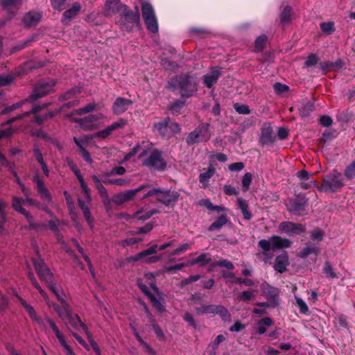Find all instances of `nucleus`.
Returning <instances> with one entry per match:
<instances>
[{
	"instance_id": "obj_1",
	"label": "nucleus",
	"mask_w": 355,
	"mask_h": 355,
	"mask_svg": "<svg viewBox=\"0 0 355 355\" xmlns=\"http://www.w3.org/2000/svg\"><path fill=\"white\" fill-rule=\"evenodd\" d=\"M313 184L319 191L327 193L338 192L345 186L343 175L336 170L324 176L320 186H318L315 182H313Z\"/></svg>"
},
{
	"instance_id": "obj_2",
	"label": "nucleus",
	"mask_w": 355,
	"mask_h": 355,
	"mask_svg": "<svg viewBox=\"0 0 355 355\" xmlns=\"http://www.w3.org/2000/svg\"><path fill=\"white\" fill-rule=\"evenodd\" d=\"M73 170L77 176V178L80 182V187L82 188V190L84 193L85 196V200L80 198L78 199L79 207H80L84 218L86 220V221L88 223L89 225L90 226V228H93V218L89 211V205L91 203L92 198L90 196V190L88 188L87 185L84 181V179L83 176L80 175V172L77 168H73Z\"/></svg>"
},
{
	"instance_id": "obj_3",
	"label": "nucleus",
	"mask_w": 355,
	"mask_h": 355,
	"mask_svg": "<svg viewBox=\"0 0 355 355\" xmlns=\"http://www.w3.org/2000/svg\"><path fill=\"white\" fill-rule=\"evenodd\" d=\"M53 87V83H41L37 85L35 87L33 94L30 97V98H27L23 101H21L18 103L13 104L11 106L7 107L3 112V114L8 113L9 112H12L15 110L21 108L23 105L28 103L31 100H34L37 98H42L47 95L50 93Z\"/></svg>"
},
{
	"instance_id": "obj_4",
	"label": "nucleus",
	"mask_w": 355,
	"mask_h": 355,
	"mask_svg": "<svg viewBox=\"0 0 355 355\" xmlns=\"http://www.w3.org/2000/svg\"><path fill=\"white\" fill-rule=\"evenodd\" d=\"M139 157L142 159L143 164L155 169H164L165 163L164 162L160 153L151 147H146L139 154Z\"/></svg>"
},
{
	"instance_id": "obj_5",
	"label": "nucleus",
	"mask_w": 355,
	"mask_h": 355,
	"mask_svg": "<svg viewBox=\"0 0 355 355\" xmlns=\"http://www.w3.org/2000/svg\"><path fill=\"white\" fill-rule=\"evenodd\" d=\"M211 138L209 124L207 123H200L192 132H191L186 139L187 144L193 145L194 144L206 142Z\"/></svg>"
},
{
	"instance_id": "obj_6",
	"label": "nucleus",
	"mask_w": 355,
	"mask_h": 355,
	"mask_svg": "<svg viewBox=\"0 0 355 355\" xmlns=\"http://www.w3.org/2000/svg\"><path fill=\"white\" fill-rule=\"evenodd\" d=\"M141 13L147 28L153 33H156L158 30L157 18L155 10L148 1L141 2Z\"/></svg>"
},
{
	"instance_id": "obj_7",
	"label": "nucleus",
	"mask_w": 355,
	"mask_h": 355,
	"mask_svg": "<svg viewBox=\"0 0 355 355\" xmlns=\"http://www.w3.org/2000/svg\"><path fill=\"white\" fill-rule=\"evenodd\" d=\"M150 196H155L158 201L166 205H169L178 200L179 194L176 191H162L153 189L148 191L144 195V198H146Z\"/></svg>"
},
{
	"instance_id": "obj_8",
	"label": "nucleus",
	"mask_w": 355,
	"mask_h": 355,
	"mask_svg": "<svg viewBox=\"0 0 355 355\" xmlns=\"http://www.w3.org/2000/svg\"><path fill=\"white\" fill-rule=\"evenodd\" d=\"M154 127L160 135L166 137H171L180 132V125L168 118L156 122Z\"/></svg>"
},
{
	"instance_id": "obj_9",
	"label": "nucleus",
	"mask_w": 355,
	"mask_h": 355,
	"mask_svg": "<svg viewBox=\"0 0 355 355\" xmlns=\"http://www.w3.org/2000/svg\"><path fill=\"white\" fill-rule=\"evenodd\" d=\"M105 118V116L103 113H97L77 119L76 121L80 125L83 130L88 131L98 128L100 124L98 122Z\"/></svg>"
},
{
	"instance_id": "obj_10",
	"label": "nucleus",
	"mask_w": 355,
	"mask_h": 355,
	"mask_svg": "<svg viewBox=\"0 0 355 355\" xmlns=\"http://www.w3.org/2000/svg\"><path fill=\"white\" fill-rule=\"evenodd\" d=\"M148 187H149V184H144L135 189L126 190L123 192H120L114 195L112 200L114 204L121 205L132 200L139 191Z\"/></svg>"
},
{
	"instance_id": "obj_11",
	"label": "nucleus",
	"mask_w": 355,
	"mask_h": 355,
	"mask_svg": "<svg viewBox=\"0 0 355 355\" xmlns=\"http://www.w3.org/2000/svg\"><path fill=\"white\" fill-rule=\"evenodd\" d=\"M157 245H153L150 248L142 251L134 257H132L130 259L135 261H141L146 263H156L160 261L162 257L160 256L150 255L157 253Z\"/></svg>"
},
{
	"instance_id": "obj_12",
	"label": "nucleus",
	"mask_w": 355,
	"mask_h": 355,
	"mask_svg": "<svg viewBox=\"0 0 355 355\" xmlns=\"http://www.w3.org/2000/svg\"><path fill=\"white\" fill-rule=\"evenodd\" d=\"M33 265L41 281L46 284L53 279V274L40 258L35 259Z\"/></svg>"
},
{
	"instance_id": "obj_13",
	"label": "nucleus",
	"mask_w": 355,
	"mask_h": 355,
	"mask_svg": "<svg viewBox=\"0 0 355 355\" xmlns=\"http://www.w3.org/2000/svg\"><path fill=\"white\" fill-rule=\"evenodd\" d=\"M279 230L288 235L294 236L304 232L305 227L302 224L286 221L279 225Z\"/></svg>"
},
{
	"instance_id": "obj_14",
	"label": "nucleus",
	"mask_w": 355,
	"mask_h": 355,
	"mask_svg": "<svg viewBox=\"0 0 355 355\" xmlns=\"http://www.w3.org/2000/svg\"><path fill=\"white\" fill-rule=\"evenodd\" d=\"M126 6L121 3L120 0H107L105 3L104 11L106 15L117 13L122 15L126 12Z\"/></svg>"
},
{
	"instance_id": "obj_15",
	"label": "nucleus",
	"mask_w": 355,
	"mask_h": 355,
	"mask_svg": "<svg viewBox=\"0 0 355 355\" xmlns=\"http://www.w3.org/2000/svg\"><path fill=\"white\" fill-rule=\"evenodd\" d=\"M22 206H25L24 205L23 199H21L16 196L13 197L12 201V207H13V209L15 211L21 213L26 217L28 222L29 223L30 227L33 228L37 227V225L34 223L33 216L29 214L28 211L25 210V209H24Z\"/></svg>"
},
{
	"instance_id": "obj_16",
	"label": "nucleus",
	"mask_w": 355,
	"mask_h": 355,
	"mask_svg": "<svg viewBox=\"0 0 355 355\" xmlns=\"http://www.w3.org/2000/svg\"><path fill=\"white\" fill-rule=\"evenodd\" d=\"M196 90V83L193 78L186 77L180 83V92L182 96H191Z\"/></svg>"
},
{
	"instance_id": "obj_17",
	"label": "nucleus",
	"mask_w": 355,
	"mask_h": 355,
	"mask_svg": "<svg viewBox=\"0 0 355 355\" xmlns=\"http://www.w3.org/2000/svg\"><path fill=\"white\" fill-rule=\"evenodd\" d=\"M132 105V101L130 99L118 97L116 98L112 105L113 113L116 115H120L125 112Z\"/></svg>"
},
{
	"instance_id": "obj_18",
	"label": "nucleus",
	"mask_w": 355,
	"mask_h": 355,
	"mask_svg": "<svg viewBox=\"0 0 355 355\" xmlns=\"http://www.w3.org/2000/svg\"><path fill=\"white\" fill-rule=\"evenodd\" d=\"M121 24L125 27V28H131L135 26H137L139 24L140 17L138 13L130 14L126 10L125 13H123Z\"/></svg>"
},
{
	"instance_id": "obj_19",
	"label": "nucleus",
	"mask_w": 355,
	"mask_h": 355,
	"mask_svg": "<svg viewBox=\"0 0 355 355\" xmlns=\"http://www.w3.org/2000/svg\"><path fill=\"white\" fill-rule=\"evenodd\" d=\"M64 322L70 324L73 329L76 330L82 328L85 331L87 338H90V333L87 329V327L82 322L78 315H73L71 312L70 313V316L67 317L65 320H64Z\"/></svg>"
},
{
	"instance_id": "obj_20",
	"label": "nucleus",
	"mask_w": 355,
	"mask_h": 355,
	"mask_svg": "<svg viewBox=\"0 0 355 355\" xmlns=\"http://www.w3.org/2000/svg\"><path fill=\"white\" fill-rule=\"evenodd\" d=\"M28 277L30 279V280L31 281V282L33 283V284L34 285V286L35 287V288L40 292V293L41 294V295L44 297V299L46 301V304L49 306V307H53L54 309V310L55 311V312L58 313V312L59 311V310L61 309L60 306H59L58 304H55V303H51L50 301H49V299L46 295V293L44 292V291L40 286V285L38 284V283L37 282V280L35 279V277H34L33 274V273H29L28 274Z\"/></svg>"
},
{
	"instance_id": "obj_21",
	"label": "nucleus",
	"mask_w": 355,
	"mask_h": 355,
	"mask_svg": "<svg viewBox=\"0 0 355 355\" xmlns=\"http://www.w3.org/2000/svg\"><path fill=\"white\" fill-rule=\"evenodd\" d=\"M28 277L30 279V280L31 281V282L33 283V284L34 285V286L35 287V288L40 292V293L41 294V295L44 297V299L46 301V304L49 306V307H53L54 309V310L55 311V312L58 313V312L59 311V310L61 309L60 306H59L58 304H55V303H51L50 301H49V299L46 295V293L44 292V291L40 286V285L38 284V283L37 282V280L35 279V277H34L33 274V273H29L28 274Z\"/></svg>"
},
{
	"instance_id": "obj_22",
	"label": "nucleus",
	"mask_w": 355,
	"mask_h": 355,
	"mask_svg": "<svg viewBox=\"0 0 355 355\" xmlns=\"http://www.w3.org/2000/svg\"><path fill=\"white\" fill-rule=\"evenodd\" d=\"M28 277L30 279V280L31 281V282L33 283V284L34 285V286L35 287V288L40 292V293L41 294V295L44 297V299L46 301V304L49 306V307H53L54 309V310L55 311V312L58 313V312L59 311V310L61 309L60 306H59L58 304H55V303H51L50 301H49V299L46 295V293L44 292V291L40 286V285L38 284V283L37 282V280L35 279V277H34L33 274V273H29L28 274Z\"/></svg>"
},
{
	"instance_id": "obj_23",
	"label": "nucleus",
	"mask_w": 355,
	"mask_h": 355,
	"mask_svg": "<svg viewBox=\"0 0 355 355\" xmlns=\"http://www.w3.org/2000/svg\"><path fill=\"white\" fill-rule=\"evenodd\" d=\"M288 264V256L287 253L284 252L275 258L274 268L278 272L282 273L286 270Z\"/></svg>"
},
{
	"instance_id": "obj_24",
	"label": "nucleus",
	"mask_w": 355,
	"mask_h": 355,
	"mask_svg": "<svg viewBox=\"0 0 355 355\" xmlns=\"http://www.w3.org/2000/svg\"><path fill=\"white\" fill-rule=\"evenodd\" d=\"M42 19V15L37 12H29L24 17V24L25 26L31 28L36 26Z\"/></svg>"
},
{
	"instance_id": "obj_25",
	"label": "nucleus",
	"mask_w": 355,
	"mask_h": 355,
	"mask_svg": "<svg viewBox=\"0 0 355 355\" xmlns=\"http://www.w3.org/2000/svg\"><path fill=\"white\" fill-rule=\"evenodd\" d=\"M81 6L79 3H74L72 7L63 13L62 21L67 24L73 19L80 12Z\"/></svg>"
},
{
	"instance_id": "obj_26",
	"label": "nucleus",
	"mask_w": 355,
	"mask_h": 355,
	"mask_svg": "<svg viewBox=\"0 0 355 355\" xmlns=\"http://www.w3.org/2000/svg\"><path fill=\"white\" fill-rule=\"evenodd\" d=\"M307 200L304 198H298L291 202L289 211L293 214L300 215L305 210Z\"/></svg>"
},
{
	"instance_id": "obj_27",
	"label": "nucleus",
	"mask_w": 355,
	"mask_h": 355,
	"mask_svg": "<svg viewBox=\"0 0 355 355\" xmlns=\"http://www.w3.org/2000/svg\"><path fill=\"white\" fill-rule=\"evenodd\" d=\"M270 242L272 243V250H275L280 248H286L291 246V242L284 238L278 236H272L270 237Z\"/></svg>"
},
{
	"instance_id": "obj_28",
	"label": "nucleus",
	"mask_w": 355,
	"mask_h": 355,
	"mask_svg": "<svg viewBox=\"0 0 355 355\" xmlns=\"http://www.w3.org/2000/svg\"><path fill=\"white\" fill-rule=\"evenodd\" d=\"M23 0H0V5L8 12H15L22 4Z\"/></svg>"
},
{
	"instance_id": "obj_29",
	"label": "nucleus",
	"mask_w": 355,
	"mask_h": 355,
	"mask_svg": "<svg viewBox=\"0 0 355 355\" xmlns=\"http://www.w3.org/2000/svg\"><path fill=\"white\" fill-rule=\"evenodd\" d=\"M260 140L263 144H268L273 141L272 128L270 124L263 125Z\"/></svg>"
},
{
	"instance_id": "obj_30",
	"label": "nucleus",
	"mask_w": 355,
	"mask_h": 355,
	"mask_svg": "<svg viewBox=\"0 0 355 355\" xmlns=\"http://www.w3.org/2000/svg\"><path fill=\"white\" fill-rule=\"evenodd\" d=\"M34 182L37 184V191L39 192L41 198L47 202H51V196L50 193H49L48 190L46 189V188L45 187L44 183L39 178L38 176H35L34 178Z\"/></svg>"
},
{
	"instance_id": "obj_31",
	"label": "nucleus",
	"mask_w": 355,
	"mask_h": 355,
	"mask_svg": "<svg viewBox=\"0 0 355 355\" xmlns=\"http://www.w3.org/2000/svg\"><path fill=\"white\" fill-rule=\"evenodd\" d=\"M220 73L218 70L214 69L210 71V73L204 76V83L207 87H211L214 84H215L219 76Z\"/></svg>"
},
{
	"instance_id": "obj_32",
	"label": "nucleus",
	"mask_w": 355,
	"mask_h": 355,
	"mask_svg": "<svg viewBox=\"0 0 355 355\" xmlns=\"http://www.w3.org/2000/svg\"><path fill=\"white\" fill-rule=\"evenodd\" d=\"M261 289L263 294L265 295L268 299L274 300L279 295L278 289L270 286L266 282H263L261 284Z\"/></svg>"
},
{
	"instance_id": "obj_33",
	"label": "nucleus",
	"mask_w": 355,
	"mask_h": 355,
	"mask_svg": "<svg viewBox=\"0 0 355 355\" xmlns=\"http://www.w3.org/2000/svg\"><path fill=\"white\" fill-rule=\"evenodd\" d=\"M272 320L270 318H264L260 320L256 324L255 329L259 334H263L267 331V327L272 324Z\"/></svg>"
},
{
	"instance_id": "obj_34",
	"label": "nucleus",
	"mask_w": 355,
	"mask_h": 355,
	"mask_svg": "<svg viewBox=\"0 0 355 355\" xmlns=\"http://www.w3.org/2000/svg\"><path fill=\"white\" fill-rule=\"evenodd\" d=\"M215 171L216 170L214 168L209 167L206 171L200 174L199 180L203 188L209 186V180L214 175Z\"/></svg>"
},
{
	"instance_id": "obj_35",
	"label": "nucleus",
	"mask_w": 355,
	"mask_h": 355,
	"mask_svg": "<svg viewBox=\"0 0 355 355\" xmlns=\"http://www.w3.org/2000/svg\"><path fill=\"white\" fill-rule=\"evenodd\" d=\"M21 304L24 306L31 318L35 322H37L39 324H43L41 319L37 315L36 312L33 307L30 304H27L26 302L22 299L20 300Z\"/></svg>"
},
{
	"instance_id": "obj_36",
	"label": "nucleus",
	"mask_w": 355,
	"mask_h": 355,
	"mask_svg": "<svg viewBox=\"0 0 355 355\" xmlns=\"http://www.w3.org/2000/svg\"><path fill=\"white\" fill-rule=\"evenodd\" d=\"M61 303L60 309L58 312L59 317L64 321L67 317L70 316V313L72 312L70 306L64 299V302H60Z\"/></svg>"
},
{
	"instance_id": "obj_37",
	"label": "nucleus",
	"mask_w": 355,
	"mask_h": 355,
	"mask_svg": "<svg viewBox=\"0 0 355 355\" xmlns=\"http://www.w3.org/2000/svg\"><path fill=\"white\" fill-rule=\"evenodd\" d=\"M40 110V107L31 105V107L30 110H28L27 111H25L22 114H18L15 117H13V118L10 119L8 121V123H12V122H15V121H16L17 120H20V119H23L24 117H26V116H29L31 114H35V113L38 112Z\"/></svg>"
},
{
	"instance_id": "obj_38",
	"label": "nucleus",
	"mask_w": 355,
	"mask_h": 355,
	"mask_svg": "<svg viewBox=\"0 0 355 355\" xmlns=\"http://www.w3.org/2000/svg\"><path fill=\"white\" fill-rule=\"evenodd\" d=\"M237 202L239 204V207L241 209L242 214L243 215V217L246 220H250L252 217V214L250 211L248 210V205L242 198H238Z\"/></svg>"
},
{
	"instance_id": "obj_39",
	"label": "nucleus",
	"mask_w": 355,
	"mask_h": 355,
	"mask_svg": "<svg viewBox=\"0 0 355 355\" xmlns=\"http://www.w3.org/2000/svg\"><path fill=\"white\" fill-rule=\"evenodd\" d=\"M211 261V257L209 254H202L196 259H192L189 262V265L193 266L200 263L201 266H205Z\"/></svg>"
},
{
	"instance_id": "obj_40",
	"label": "nucleus",
	"mask_w": 355,
	"mask_h": 355,
	"mask_svg": "<svg viewBox=\"0 0 355 355\" xmlns=\"http://www.w3.org/2000/svg\"><path fill=\"white\" fill-rule=\"evenodd\" d=\"M227 223V216H220L216 221H214L209 227V231L220 230L223 225Z\"/></svg>"
},
{
	"instance_id": "obj_41",
	"label": "nucleus",
	"mask_w": 355,
	"mask_h": 355,
	"mask_svg": "<svg viewBox=\"0 0 355 355\" xmlns=\"http://www.w3.org/2000/svg\"><path fill=\"white\" fill-rule=\"evenodd\" d=\"M320 249L315 246H306L302 251L299 252V257L301 258H306L311 254H318Z\"/></svg>"
},
{
	"instance_id": "obj_42",
	"label": "nucleus",
	"mask_w": 355,
	"mask_h": 355,
	"mask_svg": "<svg viewBox=\"0 0 355 355\" xmlns=\"http://www.w3.org/2000/svg\"><path fill=\"white\" fill-rule=\"evenodd\" d=\"M46 322L49 323V324L51 327L52 330L55 333V334L56 337L58 338V340L60 341V343H63L64 341H65L63 335L59 331V329H58L56 324L55 323V322H53L49 318H46Z\"/></svg>"
},
{
	"instance_id": "obj_43",
	"label": "nucleus",
	"mask_w": 355,
	"mask_h": 355,
	"mask_svg": "<svg viewBox=\"0 0 355 355\" xmlns=\"http://www.w3.org/2000/svg\"><path fill=\"white\" fill-rule=\"evenodd\" d=\"M97 108V105L95 103H90L85 107L78 109L75 111L77 115H83L87 113L92 112Z\"/></svg>"
},
{
	"instance_id": "obj_44",
	"label": "nucleus",
	"mask_w": 355,
	"mask_h": 355,
	"mask_svg": "<svg viewBox=\"0 0 355 355\" xmlns=\"http://www.w3.org/2000/svg\"><path fill=\"white\" fill-rule=\"evenodd\" d=\"M154 213H155V211L144 212L143 210H139L132 215V218L144 221L150 218Z\"/></svg>"
},
{
	"instance_id": "obj_45",
	"label": "nucleus",
	"mask_w": 355,
	"mask_h": 355,
	"mask_svg": "<svg viewBox=\"0 0 355 355\" xmlns=\"http://www.w3.org/2000/svg\"><path fill=\"white\" fill-rule=\"evenodd\" d=\"M7 205L1 200H0V232L3 230V224L6 222V208Z\"/></svg>"
},
{
	"instance_id": "obj_46",
	"label": "nucleus",
	"mask_w": 355,
	"mask_h": 355,
	"mask_svg": "<svg viewBox=\"0 0 355 355\" xmlns=\"http://www.w3.org/2000/svg\"><path fill=\"white\" fill-rule=\"evenodd\" d=\"M268 38L266 35L258 37L254 42V49L257 51H261L265 47Z\"/></svg>"
},
{
	"instance_id": "obj_47",
	"label": "nucleus",
	"mask_w": 355,
	"mask_h": 355,
	"mask_svg": "<svg viewBox=\"0 0 355 355\" xmlns=\"http://www.w3.org/2000/svg\"><path fill=\"white\" fill-rule=\"evenodd\" d=\"M254 291H246L239 294L237 299L241 302H248L254 297Z\"/></svg>"
},
{
	"instance_id": "obj_48",
	"label": "nucleus",
	"mask_w": 355,
	"mask_h": 355,
	"mask_svg": "<svg viewBox=\"0 0 355 355\" xmlns=\"http://www.w3.org/2000/svg\"><path fill=\"white\" fill-rule=\"evenodd\" d=\"M46 284L49 288V289L55 294L57 299L60 302H64V298L62 294L60 293L59 289L57 288L56 284L54 282L53 279L50 281V282L46 283Z\"/></svg>"
},
{
	"instance_id": "obj_49",
	"label": "nucleus",
	"mask_w": 355,
	"mask_h": 355,
	"mask_svg": "<svg viewBox=\"0 0 355 355\" xmlns=\"http://www.w3.org/2000/svg\"><path fill=\"white\" fill-rule=\"evenodd\" d=\"M296 303L300 308V311L302 314H308L309 309L305 302L297 296H295Z\"/></svg>"
},
{
	"instance_id": "obj_50",
	"label": "nucleus",
	"mask_w": 355,
	"mask_h": 355,
	"mask_svg": "<svg viewBox=\"0 0 355 355\" xmlns=\"http://www.w3.org/2000/svg\"><path fill=\"white\" fill-rule=\"evenodd\" d=\"M252 180V175L250 173H246L242 178V187L245 191L249 189L250 184Z\"/></svg>"
},
{
	"instance_id": "obj_51",
	"label": "nucleus",
	"mask_w": 355,
	"mask_h": 355,
	"mask_svg": "<svg viewBox=\"0 0 355 355\" xmlns=\"http://www.w3.org/2000/svg\"><path fill=\"white\" fill-rule=\"evenodd\" d=\"M200 276L199 275H191V276L189 277L188 278H186V279H183L182 281H181L179 283L178 286L180 288H183L189 284L197 282L198 280L200 279Z\"/></svg>"
},
{
	"instance_id": "obj_52",
	"label": "nucleus",
	"mask_w": 355,
	"mask_h": 355,
	"mask_svg": "<svg viewBox=\"0 0 355 355\" xmlns=\"http://www.w3.org/2000/svg\"><path fill=\"white\" fill-rule=\"evenodd\" d=\"M291 14V8L286 7L281 14V22L282 24H287L290 21Z\"/></svg>"
},
{
	"instance_id": "obj_53",
	"label": "nucleus",
	"mask_w": 355,
	"mask_h": 355,
	"mask_svg": "<svg viewBox=\"0 0 355 355\" xmlns=\"http://www.w3.org/2000/svg\"><path fill=\"white\" fill-rule=\"evenodd\" d=\"M345 176L349 180L355 178V161L345 168Z\"/></svg>"
},
{
	"instance_id": "obj_54",
	"label": "nucleus",
	"mask_w": 355,
	"mask_h": 355,
	"mask_svg": "<svg viewBox=\"0 0 355 355\" xmlns=\"http://www.w3.org/2000/svg\"><path fill=\"white\" fill-rule=\"evenodd\" d=\"M218 306L216 305H208L203 306L198 309L199 313H216L217 311Z\"/></svg>"
},
{
	"instance_id": "obj_55",
	"label": "nucleus",
	"mask_w": 355,
	"mask_h": 355,
	"mask_svg": "<svg viewBox=\"0 0 355 355\" xmlns=\"http://www.w3.org/2000/svg\"><path fill=\"white\" fill-rule=\"evenodd\" d=\"M125 124L126 121L125 119H120L118 121L113 123L107 128L111 132H112L115 130L123 128Z\"/></svg>"
},
{
	"instance_id": "obj_56",
	"label": "nucleus",
	"mask_w": 355,
	"mask_h": 355,
	"mask_svg": "<svg viewBox=\"0 0 355 355\" xmlns=\"http://www.w3.org/2000/svg\"><path fill=\"white\" fill-rule=\"evenodd\" d=\"M214 266H220V267H224L229 270H233L234 268V266L233 263L226 259H220L214 263Z\"/></svg>"
},
{
	"instance_id": "obj_57",
	"label": "nucleus",
	"mask_w": 355,
	"mask_h": 355,
	"mask_svg": "<svg viewBox=\"0 0 355 355\" xmlns=\"http://www.w3.org/2000/svg\"><path fill=\"white\" fill-rule=\"evenodd\" d=\"M107 182L111 184L125 187L129 185L130 181L125 178H118L115 180H110Z\"/></svg>"
},
{
	"instance_id": "obj_58",
	"label": "nucleus",
	"mask_w": 355,
	"mask_h": 355,
	"mask_svg": "<svg viewBox=\"0 0 355 355\" xmlns=\"http://www.w3.org/2000/svg\"><path fill=\"white\" fill-rule=\"evenodd\" d=\"M274 89L277 94L281 95L287 92L289 89V87L286 85L277 83L274 85Z\"/></svg>"
},
{
	"instance_id": "obj_59",
	"label": "nucleus",
	"mask_w": 355,
	"mask_h": 355,
	"mask_svg": "<svg viewBox=\"0 0 355 355\" xmlns=\"http://www.w3.org/2000/svg\"><path fill=\"white\" fill-rule=\"evenodd\" d=\"M311 236L312 240L321 241L323 239L324 232L320 229H315L311 231Z\"/></svg>"
},
{
	"instance_id": "obj_60",
	"label": "nucleus",
	"mask_w": 355,
	"mask_h": 355,
	"mask_svg": "<svg viewBox=\"0 0 355 355\" xmlns=\"http://www.w3.org/2000/svg\"><path fill=\"white\" fill-rule=\"evenodd\" d=\"M320 28L327 34H330L334 31V23L332 22L322 23Z\"/></svg>"
},
{
	"instance_id": "obj_61",
	"label": "nucleus",
	"mask_w": 355,
	"mask_h": 355,
	"mask_svg": "<svg viewBox=\"0 0 355 355\" xmlns=\"http://www.w3.org/2000/svg\"><path fill=\"white\" fill-rule=\"evenodd\" d=\"M235 110L242 114H248L250 112V109L248 105H240L239 103H236L234 105Z\"/></svg>"
},
{
	"instance_id": "obj_62",
	"label": "nucleus",
	"mask_w": 355,
	"mask_h": 355,
	"mask_svg": "<svg viewBox=\"0 0 355 355\" xmlns=\"http://www.w3.org/2000/svg\"><path fill=\"white\" fill-rule=\"evenodd\" d=\"M259 247L264 251H269L272 250V243L270 242V237L268 240H261L259 241Z\"/></svg>"
},
{
	"instance_id": "obj_63",
	"label": "nucleus",
	"mask_w": 355,
	"mask_h": 355,
	"mask_svg": "<svg viewBox=\"0 0 355 355\" xmlns=\"http://www.w3.org/2000/svg\"><path fill=\"white\" fill-rule=\"evenodd\" d=\"M150 301L153 306L159 311L162 312L164 310V306L162 304L160 301L157 300L153 295H150Z\"/></svg>"
},
{
	"instance_id": "obj_64",
	"label": "nucleus",
	"mask_w": 355,
	"mask_h": 355,
	"mask_svg": "<svg viewBox=\"0 0 355 355\" xmlns=\"http://www.w3.org/2000/svg\"><path fill=\"white\" fill-rule=\"evenodd\" d=\"M320 67L322 70L324 71H329L332 70L336 67H340L338 63H334L331 62H324L322 63H320Z\"/></svg>"
}]
</instances>
